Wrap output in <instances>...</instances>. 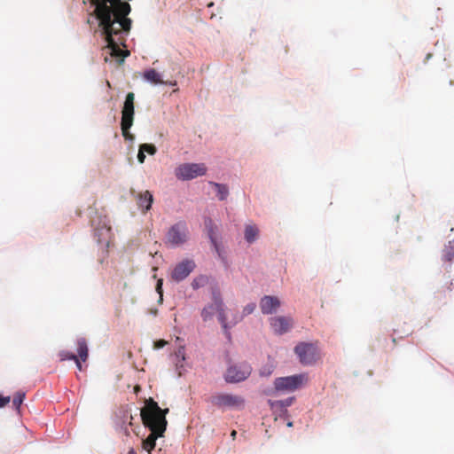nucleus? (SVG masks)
Returning a JSON list of instances; mask_svg holds the SVG:
<instances>
[{
    "label": "nucleus",
    "instance_id": "nucleus-1",
    "mask_svg": "<svg viewBox=\"0 0 454 454\" xmlns=\"http://www.w3.org/2000/svg\"><path fill=\"white\" fill-rule=\"evenodd\" d=\"M90 4L95 7L93 14L98 20V27L101 35L107 43L106 48L112 57L119 58L120 63L123 62L124 58L129 55V51H122L120 45H125V37L121 36V29L113 25L114 10L110 7L109 0H90Z\"/></svg>",
    "mask_w": 454,
    "mask_h": 454
},
{
    "label": "nucleus",
    "instance_id": "nucleus-2",
    "mask_svg": "<svg viewBox=\"0 0 454 454\" xmlns=\"http://www.w3.org/2000/svg\"><path fill=\"white\" fill-rule=\"evenodd\" d=\"M168 412V409L162 410L153 398L146 400L145 405L141 409L142 422L151 431V434L142 441V449L148 454L155 448L156 440L162 437L166 431Z\"/></svg>",
    "mask_w": 454,
    "mask_h": 454
},
{
    "label": "nucleus",
    "instance_id": "nucleus-3",
    "mask_svg": "<svg viewBox=\"0 0 454 454\" xmlns=\"http://www.w3.org/2000/svg\"><path fill=\"white\" fill-rule=\"evenodd\" d=\"M110 7L114 10L113 25L121 29V36L127 35L131 29L132 20L128 18L131 12V6L128 2L122 0H109Z\"/></svg>",
    "mask_w": 454,
    "mask_h": 454
},
{
    "label": "nucleus",
    "instance_id": "nucleus-4",
    "mask_svg": "<svg viewBox=\"0 0 454 454\" xmlns=\"http://www.w3.org/2000/svg\"><path fill=\"white\" fill-rule=\"evenodd\" d=\"M134 100L135 94L133 92H129L126 95V98L123 104V107L121 110V133L125 140L133 141L135 137L133 134L129 132V129L133 125L134 121Z\"/></svg>",
    "mask_w": 454,
    "mask_h": 454
},
{
    "label": "nucleus",
    "instance_id": "nucleus-5",
    "mask_svg": "<svg viewBox=\"0 0 454 454\" xmlns=\"http://www.w3.org/2000/svg\"><path fill=\"white\" fill-rule=\"evenodd\" d=\"M212 301L213 303L207 307H205L201 312L203 319L206 321L209 319L214 311L218 313V320L221 323L223 328L225 330L226 334L229 336L230 333L228 330V319L224 311V305L221 297V294L218 290L212 292Z\"/></svg>",
    "mask_w": 454,
    "mask_h": 454
},
{
    "label": "nucleus",
    "instance_id": "nucleus-6",
    "mask_svg": "<svg viewBox=\"0 0 454 454\" xmlns=\"http://www.w3.org/2000/svg\"><path fill=\"white\" fill-rule=\"evenodd\" d=\"M207 173L204 163H183L175 169V176L179 180H192Z\"/></svg>",
    "mask_w": 454,
    "mask_h": 454
},
{
    "label": "nucleus",
    "instance_id": "nucleus-7",
    "mask_svg": "<svg viewBox=\"0 0 454 454\" xmlns=\"http://www.w3.org/2000/svg\"><path fill=\"white\" fill-rule=\"evenodd\" d=\"M294 352L303 365H311L320 357L318 348L315 343L300 342L295 346Z\"/></svg>",
    "mask_w": 454,
    "mask_h": 454
},
{
    "label": "nucleus",
    "instance_id": "nucleus-8",
    "mask_svg": "<svg viewBox=\"0 0 454 454\" xmlns=\"http://www.w3.org/2000/svg\"><path fill=\"white\" fill-rule=\"evenodd\" d=\"M252 372V367L246 362L230 365L224 374L228 383H239L247 380Z\"/></svg>",
    "mask_w": 454,
    "mask_h": 454
},
{
    "label": "nucleus",
    "instance_id": "nucleus-9",
    "mask_svg": "<svg viewBox=\"0 0 454 454\" xmlns=\"http://www.w3.org/2000/svg\"><path fill=\"white\" fill-rule=\"evenodd\" d=\"M307 380V375L302 373L280 377L275 380L274 387L277 391L293 392L300 388Z\"/></svg>",
    "mask_w": 454,
    "mask_h": 454
},
{
    "label": "nucleus",
    "instance_id": "nucleus-10",
    "mask_svg": "<svg viewBox=\"0 0 454 454\" xmlns=\"http://www.w3.org/2000/svg\"><path fill=\"white\" fill-rule=\"evenodd\" d=\"M77 353L78 355H74L72 352L62 350L59 353V357L60 361L65 360H74L78 370L82 371V362H85L89 356V350L86 340L84 338H80L77 340Z\"/></svg>",
    "mask_w": 454,
    "mask_h": 454
},
{
    "label": "nucleus",
    "instance_id": "nucleus-11",
    "mask_svg": "<svg viewBox=\"0 0 454 454\" xmlns=\"http://www.w3.org/2000/svg\"><path fill=\"white\" fill-rule=\"evenodd\" d=\"M211 403L222 409H242L245 405V399L241 395L222 393L212 395Z\"/></svg>",
    "mask_w": 454,
    "mask_h": 454
},
{
    "label": "nucleus",
    "instance_id": "nucleus-12",
    "mask_svg": "<svg viewBox=\"0 0 454 454\" xmlns=\"http://www.w3.org/2000/svg\"><path fill=\"white\" fill-rule=\"evenodd\" d=\"M188 228L184 222H178L172 225L166 234L167 242L177 247L184 244L188 239Z\"/></svg>",
    "mask_w": 454,
    "mask_h": 454
},
{
    "label": "nucleus",
    "instance_id": "nucleus-13",
    "mask_svg": "<svg viewBox=\"0 0 454 454\" xmlns=\"http://www.w3.org/2000/svg\"><path fill=\"white\" fill-rule=\"evenodd\" d=\"M195 262L192 260L185 259L176 265L171 273V278L176 282L185 279L195 269Z\"/></svg>",
    "mask_w": 454,
    "mask_h": 454
},
{
    "label": "nucleus",
    "instance_id": "nucleus-14",
    "mask_svg": "<svg viewBox=\"0 0 454 454\" xmlns=\"http://www.w3.org/2000/svg\"><path fill=\"white\" fill-rule=\"evenodd\" d=\"M270 325L276 334L282 335L293 327V319L290 317H273L270 318Z\"/></svg>",
    "mask_w": 454,
    "mask_h": 454
},
{
    "label": "nucleus",
    "instance_id": "nucleus-15",
    "mask_svg": "<svg viewBox=\"0 0 454 454\" xmlns=\"http://www.w3.org/2000/svg\"><path fill=\"white\" fill-rule=\"evenodd\" d=\"M280 306L281 301L276 296L265 295L260 301V309L264 315L277 312Z\"/></svg>",
    "mask_w": 454,
    "mask_h": 454
},
{
    "label": "nucleus",
    "instance_id": "nucleus-16",
    "mask_svg": "<svg viewBox=\"0 0 454 454\" xmlns=\"http://www.w3.org/2000/svg\"><path fill=\"white\" fill-rule=\"evenodd\" d=\"M153 201V197L149 191L139 192L137 195V206L139 208H141L143 213H146L148 210H150Z\"/></svg>",
    "mask_w": 454,
    "mask_h": 454
},
{
    "label": "nucleus",
    "instance_id": "nucleus-17",
    "mask_svg": "<svg viewBox=\"0 0 454 454\" xmlns=\"http://www.w3.org/2000/svg\"><path fill=\"white\" fill-rule=\"evenodd\" d=\"M205 225H206V228L207 229L208 237L210 239L212 245L214 246L215 252L218 254V255L220 257H222L223 256L222 249L216 240L215 231V227L214 226L213 221L210 218L206 219Z\"/></svg>",
    "mask_w": 454,
    "mask_h": 454
},
{
    "label": "nucleus",
    "instance_id": "nucleus-18",
    "mask_svg": "<svg viewBox=\"0 0 454 454\" xmlns=\"http://www.w3.org/2000/svg\"><path fill=\"white\" fill-rule=\"evenodd\" d=\"M256 305L254 302L246 305L243 309L242 315L236 314L234 315L231 320L228 321V328L237 325L239 321L243 319L244 317L252 314L254 311Z\"/></svg>",
    "mask_w": 454,
    "mask_h": 454
},
{
    "label": "nucleus",
    "instance_id": "nucleus-19",
    "mask_svg": "<svg viewBox=\"0 0 454 454\" xmlns=\"http://www.w3.org/2000/svg\"><path fill=\"white\" fill-rule=\"evenodd\" d=\"M245 239L249 244L254 243L259 236V229L255 224H247L244 231Z\"/></svg>",
    "mask_w": 454,
    "mask_h": 454
},
{
    "label": "nucleus",
    "instance_id": "nucleus-20",
    "mask_svg": "<svg viewBox=\"0 0 454 454\" xmlns=\"http://www.w3.org/2000/svg\"><path fill=\"white\" fill-rule=\"evenodd\" d=\"M185 360V351L184 347L180 346L175 352V363L176 370L178 371V375H182V369L184 368V362Z\"/></svg>",
    "mask_w": 454,
    "mask_h": 454
},
{
    "label": "nucleus",
    "instance_id": "nucleus-21",
    "mask_svg": "<svg viewBox=\"0 0 454 454\" xmlns=\"http://www.w3.org/2000/svg\"><path fill=\"white\" fill-rule=\"evenodd\" d=\"M209 184L215 189L216 196L218 197V199L220 200H224L228 197L229 189H228L227 185L215 183V182H210Z\"/></svg>",
    "mask_w": 454,
    "mask_h": 454
},
{
    "label": "nucleus",
    "instance_id": "nucleus-22",
    "mask_svg": "<svg viewBox=\"0 0 454 454\" xmlns=\"http://www.w3.org/2000/svg\"><path fill=\"white\" fill-rule=\"evenodd\" d=\"M144 78L154 84L163 82L160 79V74L153 68L145 71L144 74Z\"/></svg>",
    "mask_w": 454,
    "mask_h": 454
},
{
    "label": "nucleus",
    "instance_id": "nucleus-23",
    "mask_svg": "<svg viewBox=\"0 0 454 454\" xmlns=\"http://www.w3.org/2000/svg\"><path fill=\"white\" fill-rule=\"evenodd\" d=\"M294 400V397H289L286 400H280V401L270 400L269 403L271 406V408H274V407L285 408V407L290 406L293 403Z\"/></svg>",
    "mask_w": 454,
    "mask_h": 454
},
{
    "label": "nucleus",
    "instance_id": "nucleus-24",
    "mask_svg": "<svg viewBox=\"0 0 454 454\" xmlns=\"http://www.w3.org/2000/svg\"><path fill=\"white\" fill-rule=\"evenodd\" d=\"M207 277L200 275L195 278L192 282V286L193 289H199L200 287L204 286L207 283Z\"/></svg>",
    "mask_w": 454,
    "mask_h": 454
},
{
    "label": "nucleus",
    "instance_id": "nucleus-25",
    "mask_svg": "<svg viewBox=\"0 0 454 454\" xmlns=\"http://www.w3.org/2000/svg\"><path fill=\"white\" fill-rule=\"evenodd\" d=\"M25 398L24 392H17L12 399V405L18 411H20V405L22 404Z\"/></svg>",
    "mask_w": 454,
    "mask_h": 454
},
{
    "label": "nucleus",
    "instance_id": "nucleus-26",
    "mask_svg": "<svg viewBox=\"0 0 454 454\" xmlns=\"http://www.w3.org/2000/svg\"><path fill=\"white\" fill-rule=\"evenodd\" d=\"M139 146L145 153H147L150 155H154L157 152L156 146L153 144H142Z\"/></svg>",
    "mask_w": 454,
    "mask_h": 454
},
{
    "label": "nucleus",
    "instance_id": "nucleus-27",
    "mask_svg": "<svg viewBox=\"0 0 454 454\" xmlns=\"http://www.w3.org/2000/svg\"><path fill=\"white\" fill-rule=\"evenodd\" d=\"M162 285H163V280L161 278L158 279L157 285H156V291L160 294V301H162V296H163Z\"/></svg>",
    "mask_w": 454,
    "mask_h": 454
},
{
    "label": "nucleus",
    "instance_id": "nucleus-28",
    "mask_svg": "<svg viewBox=\"0 0 454 454\" xmlns=\"http://www.w3.org/2000/svg\"><path fill=\"white\" fill-rule=\"evenodd\" d=\"M11 401L10 396H2L0 395V408L4 407Z\"/></svg>",
    "mask_w": 454,
    "mask_h": 454
},
{
    "label": "nucleus",
    "instance_id": "nucleus-29",
    "mask_svg": "<svg viewBox=\"0 0 454 454\" xmlns=\"http://www.w3.org/2000/svg\"><path fill=\"white\" fill-rule=\"evenodd\" d=\"M137 160L139 163H144L145 160V152L139 147V151L137 153Z\"/></svg>",
    "mask_w": 454,
    "mask_h": 454
},
{
    "label": "nucleus",
    "instance_id": "nucleus-30",
    "mask_svg": "<svg viewBox=\"0 0 454 454\" xmlns=\"http://www.w3.org/2000/svg\"><path fill=\"white\" fill-rule=\"evenodd\" d=\"M167 344V341L164 340H160L154 342V348H161Z\"/></svg>",
    "mask_w": 454,
    "mask_h": 454
},
{
    "label": "nucleus",
    "instance_id": "nucleus-31",
    "mask_svg": "<svg viewBox=\"0 0 454 454\" xmlns=\"http://www.w3.org/2000/svg\"><path fill=\"white\" fill-rule=\"evenodd\" d=\"M236 435H237V432L235 430H232L231 433V436L233 440L236 438Z\"/></svg>",
    "mask_w": 454,
    "mask_h": 454
},
{
    "label": "nucleus",
    "instance_id": "nucleus-32",
    "mask_svg": "<svg viewBox=\"0 0 454 454\" xmlns=\"http://www.w3.org/2000/svg\"><path fill=\"white\" fill-rule=\"evenodd\" d=\"M140 386L137 385L135 387H134V391L135 393H138L140 391Z\"/></svg>",
    "mask_w": 454,
    "mask_h": 454
},
{
    "label": "nucleus",
    "instance_id": "nucleus-33",
    "mask_svg": "<svg viewBox=\"0 0 454 454\" xmlns=\"http://www.w3.org/2000/svg\"><path fill=\"white\" fill-rule=\"evenodd\" d=\"M128 454H137V452H136V450H135L133 448H131V449L129 450Z\"/></svg>",
    "mask_w": 454,
    "mask_h": 454
},
{
    "label": "nucleus",
    "instance_id": "nucleus-34",
    "mask_svg": "<svg viewBox=\"0 0 454 454\" xmlns=\"http://www.w3.org/2000/svg\"><path fill=\"white\" fill-rule=\"evenodd\" d=\"M405 335H409L410 334V330H407L405 333H404Z\"/></svg>",
    "mask_w": 454,
    "mask_h": 454
},
{
    "label": "nucleus",
    "instance_id": "nucleus-35",
    "mask_svg": "<svg viewBox=\"0 0 454 454\" xmlns=\"http://www.w3.org/2000/svg\"><path fill=\"white\" fill-rule=\"evenodd\" d=\"M106 86H108L109 88L111 87V84L108 81L106 82Z\"/></svg>",
    "mask_w": 454,
    "mask_h": 454
},
{
    "label": "nucleus",
    "instance_id": "nucleus-36",
    "mask_svg": "<svg viewBox=\"0 0 454 454\" xmlns=\"http://www.w3.org/2000/svg\"><path fill=\"white\" fill-rule=\"evenodd\" d=\"M287 426H288V427H292V426H293V423H292V422H289V423L287 424Z\"/></svg>",
    "mask_w": 454,
    "mask_h": 454
}]
</instances>
